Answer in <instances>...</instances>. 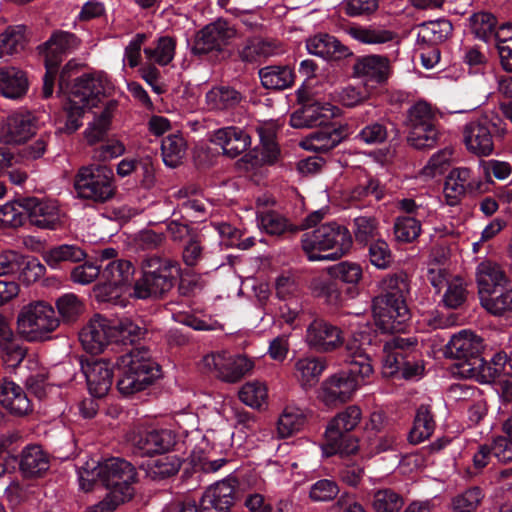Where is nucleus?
Masks as SVG:
<instances>
[{
	"mask_svg": "<svg viewBox=\"0 0 512 512\" xmlns=\"http://www.w3.org/2000/svg\"><path fill=\"white\" fill-rule=\"evenodd\" d=\"M78 474L80 487L84 491L91 490L96 481H100L109 490L106 497L91 506L88 512H112L134 495L132 483L136 481V470L124 459L110 458L101 463L92 460Z\"/></svg>",
	"mask_w": 512,
	"mask_h": 512,
	"instance_id": "1",
	"label": "nucleus"
},
{
	"mask_svg": "<svg viewBox=\"0 0 512 512\" xmlns=\"http://www.w3.org/2000/svg\"><path fill=\"white\" fill-rule=\"evenodd\" d=\"M348 369L329 377L322 385V399L327 405L349 401L360 385L373 374L369 355L353 339L346 343Z\"/></svg>",
	"mask_w": 512,
	"mask_h": 512,
	"instance_id": "2",
	"label": "nucleus"
},
{
	"mask_svg": "<svg viewBox=\"0 0 512 512\" xmlns=\"http://www.w3.org/2000/svg\"><path fill=\"white\" fill-rule=\"evenodd\" d=\"M113 90V83L102 71L78 77L65 105L67 119L62 131L68 134L77 131L82 126L85 110L96 107L101 98L110 95Z\"/></svg>",
	"mask_w": 512,
	"mask_h": 512,
	"instance_id": "3",
	"label": "nucleus"
},
{
	"mask_svg": "<svg viewBox=\"0 0 512 512\" xmlns=\"http://www.w3.org/2000/svg\"><path fill=\"white\" fill-rule=\"evenodd\" d=\"M302 249L310 261H333L352 247L350 231L336 222L323 224L302 236Z\"/></svg>",
	"mask_w": 512,
	"mask_h": 512,
	"instance_id": "4",
	"label": "nucleus"
},
{
	"mask_svg": "<svg viewBox=\"0 0 512 512\" xmlns=\"http://www.w3.org/2000/svg\"><path fill=\"white\" fill-rule=\"evenodd\" d=\"M120 371L117 388L130 396L151 386L159 377V366L152 360L148 349L141 347L122 355L118 361Z\"/></svg>",
	"mask_w": 512,
	"mask_h": 512,
	"instance_id": "5",
	"label": "nucleus"
},
{
	"mask_svg": "<svg viewBox=\"0 0 512 512\" xmlns=\"http://www.w3.org/2000/svg\"><path fill=\"white\" fill-rule=\"evenodd\" d=\"M59 325L60 319L53 306L45 301H32L24 305L16 318L17 334L29 343L51 339Z\"/></svg>",
	"mask_w": 512,
	"mask_h": 512,
	"instance_id": "6",
	"label": "nucleus"
},
{
	"mask_svg": "<svg viewBox=\"0 0 512 512\" xmlns=\"http://www.w3.org/2000/svg\"><path fill=\"white\" fill-rule=\"evenodd\" d=\"M175 262L158 255H148L142 260V276L133 286L136 299H156L173 287Z\"/></svg>",
	"mask_w": 512,
	"mask_h": 512,
	"instance_id": "7",
	"label": "nucleus"
},
{
	"mask_svg": "<svg viewBox=\"0 0 512 512\" xmlns=\"http://www.w3.org/2000/svg\"><path fill=\"white\" fill-rule=\"evenodd\" d=\"M419 356L416 338L394 336L383 346L382 373L393 376L400 372L406 379L419 376L423 372Z\"/></svg>",
	"mask_w": 512,
	"mask_h": 512,
	"instance_id": "8",
	"label": "nucleus"
},
{
	"mask_svg": "<svg viewBox=\"0 0 512 512\" xmlns=\"http://www.w3.org/2000/svg\"><path fill=\"white\" fill-rule=\"evenodd\" d=\"M77 198L103 204L116 193L113 170L105 165L89 164L81 166L73 179Z\"/></svg>",
	"mask_w": 512,
	"mask_h": 512,
	"instance_id": "9",
	"label": "nucleus"
},
{
	"mask_svg": "<svg viewBox=\"0 0 512 512\" xmlns=\"http://www.w3.org/2000/svg\"><path fill=\"white\" fill-rule=\"evenodd\" d=\"M504 131L503 121L494 111L473 117L463 127L466 148L478 156H488L494 149V137Z\"/></svg>",
	"mask_w": 512,
	"mask_h": 512,
	"instance_id": "10",
	"label": "nucleus"
},
{
	"mask_svg": "<svg viewBox=\"0 0 512 512\" xmlns=\"http://www.w3.org/2000/svg\"><path fill=\"white\" fill-rule=\"evenodd\" d=\"M80 40L68 31L58 30L52 33L49 39L38 47L39 53L44 56L46 73L43 78V96L50 97L53 94L54 81L58 67L63 59L77 50Z\"/></svg>",
	"mask_w": 512,
	"mask_h": 512,
	"instance_id": "11",
	"label": "nucleus"
},
{
	"mask_svg": "<svg viewBox=\"0 0 512 512\" xmlns=\"http://www.w3.org/2000/svg\"><path fill=\"white\" fill-rule=\"evenodd\" d=\"M408 126L411 131L408 142L417 149L433 147L439 137L436 127L437 112L426 101H418L408 110Z\"/></svg>",
	"mask_w": 512,
	"mask_h": 512,
	"instance_id": "12",
	"label": "nucleus"
},
{
	"mask_svg": "<svg viewBox=\"0 0 512 512\" xmlns=\"http://www.w3.org/2000/svg\"><path fill=\"white\" fill-rule=\"evenodd\" d=\"M362 412L358 406L351 405L338 413L328 424L325 435L327 441L335 452L354 453L357 449V443L351 441L344 446L345 434L354 430L360 423Z\"/></svg>",
	"mask_w": 512,
	"mask_h": 512,
	"instance_id": "13",
	"label": "nucleus"
},
{
	"mask_svg": "<svg viewBox=\"0 0 512 512\" xmlns=\"http://www.w3.org/2000/svg\"><path fill=\"white\" fill-rule=\"evenodd\" d=\"M372 311L376 325L387 333L401 331L410 317L406 300L403 299L377 296L373 299Z\"/></svg>",
	"mask_w": 512,
	"mask_h": 512,
	"instance_id": "14",
	"label": "nucleus"
},
{
	"mask_svg": "<svg viewBox=\"0 0 512 512\" xmlns=\"http://www.w3.org/2000/svg\"><path fill=\"white\" fill-rule=\"evenodd\" d=\"M135 268L129 260H114L107 263L101 272L105 283L98 287L97 296L102 301L115 302L122 292L123 287L130 283Z\"/></svg>",
	"mask_w": 512,
	"mask_h": 512,
	"instance_id": "15",
	"label": "nucleus"
},
{
	"mask_svg": "<svg viewBox=\"0 0 512 512\" xmlns=\"http://www.w3.org/2000/svg\"><path fill=\"white\" fill-rule=\"evenodd\" d=\"M235 37L236 30L233 26L225 20H217L196 33L191 50L195 55L219 52Z\"/></svg>",
	"mask_w": 512,
	"mask_h": 512,
	"instance_id": "16",
	"label": "nucleus"
},
{
	"mask_svg": "<svg viewBox=\"0 0 512 512\" xmlns=\"http://www.w3.org/2000/svg\"><path fill=\"white\" fill-rule=\"evenodd\" d=\"M128 441L135 455L144 457L165 453L175 444V435L167 429L133 430Z\"/></svg>",
	"mask_w": 512,
	"mask_h": 512,
	"instance_id": "17",
	"label": "nucleus"
},
{
	"mask_svg": "<svg viewBox=\"0 0 512 512\" xmlns=\"http://www.w3.org/2000/svg\"><path fill=\"white\" fill-rule=\"evenodd\" d=\"M307 345L320 353L332 352L344 343L343 332L324 319L313 320L306 330Z\"/></svg>",
	"mask_w": 512,
	"mask_h": 512,
	"instance_id": "18",
	"label": "nucleus"
},
{
	"mask_svg": "<svg viewBox=\"0 0 512 512\" xmlns=\"http://www.w3.org/2000/svg\"><path fill=\"white\" fill-rule=\"evenodd\" d=\"M237 481L229 477L210 485L203 493L200 512H229L235 503Z\"/></svg>",
	"mask_w": 512,
	"mask_h": 512,
	"instance_id": "19",
	"label": "nucleus"
},
{
	"mask_svg": "<svg viewBox=\"0 0 512 512\" xmlns=\"http://www.w3.org/2000/svg\"><path fill=\"white\" fill-rule=\"evenodd\" d=\"M113 329L111 320L96 315L82 328L79 340L87 352L98 354L109 343L115 342Z\"/></svg>",
	"mask_w": 512,
	"mask_h": 512,
	"instance_id": "20",
	"label": "nucleus"
},
{
	"mask_svg": "<svg viewBox=\"0 0 512 512\" xmlns=\"http://www.w3.org/2000/svg\"><path fill=\"white\" fill-rule=\"evenodd\" d=\"M484 345L480 336L472 331L462 330L453 335L446 345L448 357L463 360L468 368L481 357Z\"/></svg>",
	"mask_w": 512,
	"mask_h": 512,
	"instance_id": "21",
	"label": "nucleus"
},
{
	"mask_svg": "<svg viewBox=\"0 0 512 512\" xmlns=\"http://www.w3.org/2000/svg\"><path fill=\"white\" fill-rule=\"evenodd\" d=\"M28 347L19 343L8 319L0 314V357L4 366L15 370L27 355Z\"/></svg>",
	"mask_w": 512,
	"mask_h": 512,
	"instance_id": "22",
	"label": "nucleus"
},
{
	"mask_svg": "<svg viewBox=\"0 0 512 512\" xmlns=\"http://www.w3.org/2000/svg\"><path fill=\"white\" fill-rule=\"evenodd\" d=\"M23 209L30 223L38 228L55 230L60 225V210L53 201L28 198Z\"/></svg>",
	"mask_w": 512,
	"mask_h": 512,
	"instance_id": "23",
	"label": "nucleus"
},
{
	"mask_svg": "<svg viewBox=\"0 0 512 512\" xmlns=\"http://www.w3.org/2000/svg\"><path fill=\"white\" fill-rule=\"evenodd\" d=\"M338 113V108L330 103L315 101L304 105L290 117L294 128H311L327 123Z\"/></svg>",
	"mask_w": 512,
	"mask_h": 512,
	"instance_id": "24",
	"label": "nucleus"
},
{
	"mask_svg": "<svg viewBox=\"0 0 512 512\" xmlns=\"http://www.w3.org/2000/svg\"><path fill=\"white\" fill-rule=\"evenodd\" d=\"M35 132V119L30 113L17 112L8 116L0 128V141L20 144Z\"/></svg>",
	"mask_w": 512,
	"mask_h": 512,
	"instance_id": "25",
	"label": "nucleus"
},
{
	"mask_svg": "<svg viewBox=\"0 0 512 512\" xmlns=\"http://www.w3.org/2000/svg\"><path fill=\"white\" fill-rule=\"evenodd\" d=\"M210 141L222 148L223 153L235 158L245 152L251 145L248 132L237 126H228L215 130Z\"/></svg>",
	"mask_w": 512,
	"mask_h": 512,
	"instance_id": "26",
	"label": "nucleus"
},
{
	"mask_svg": "<svg viewBox=\"0 0 512 512\" xmlns=\"http://www.w3.org/2000/svg\"><path fill=\"white\" fill-rule=\"evenodd\" d=\"M82 368L90 394L98 398L105 396L112 386L113 365L108 360L101 359Z\"/></svg>",
	"mask_w": 512,
	"mask_h": 512,
	"instance_id": "27",
	"label": "nucleus"
},
{
	"mask_svg": "<svg viewBox=\"0 0 512 512\" xmlns=\"http://www.w3.org/2000/svg\"><path fill=\"white\" fill-rule=\"evenodd\" d=\"M476 278L480 297L497 293L499 290L505 289L508 284V278L503 268L490 260L479 263Z\"/></svg>",
	"mask_w": 512,
	"mask_h": 512,
	"instance_id": "28",
	"label": "nucleus"
},
{
	"mask_svg": "<svg viewBox=\"0 0 512 512\" xmlns=\"http://www.w3.org/2000/svg\"><path fill=\"white\" fill-rule=\"evenodd\" d=\"M307 51L325 60H341L351 55L350 50L329 34H318L306 41Z\"/></svg>",
	"mask_w": 512,
	"mask_h": 512,
	"instance_id": "29",
	"label": "nucleus"
},
{
	"mask_svg": "<svg viewBox=\"0 0 512 512\" xmlns=\"http://www.w3.org/2000/svg\"><path fill=\"white\" fill-rule=\"evenodd\" d=\"M507 354L504 352L496 353L490 362L479 358L475 364L467 368L469 377H475L482 383H495L504 372L507 371Z\"/></svg>",
	"mask_w": 512,
	"mask_h": 512,
	"instance_id": "30",
	"label": "nucleus"
},
{
	"mask_svg": "<svg viewBox=\"0 0 512 512\" xmlns=\"http://www.w3.org/2000/svg\"><path fill=\"white\" fill-rule=\"evenodd\" d=\"M354 74L366 81L381 83L387 80L389 75V61L386 57L369 55L356 60Z\"/></svg>",
	"mask_w": 512,
	"mask_h": 512,
	"instance_id": "31",
	"label": "nucleus"
},
{
	"mask_svg": "<svg viewBox=\"0 0 512 512\" xmlns=\"http://www.w3.org/2000/svg\"><path fill=\"white\" fill-rule=\"evenodd\" d=\"M0 403L16 416H24L32 411V405L23 389L12 381H4L1 386Z\"/></svg>",
	"mask_w": 512,
	"mask_h": 512,
	"instance_id": "32",
	"label": "nucleus"
},
{
	"mask_svg": "<svg viewBox=\"0 0 512 512\" xmlns=\"http://www.w3.org/2000/svg\"><path fill=\"white\" fill-rule=\"evenodd\" d=\"M326 368L325 359L316 356H304L295 361L294 376L302 387H312L318 383Z\"/></svg>",
	"mask_w": 512,
	"mask_h": 512,
	"instance_id": "33",
	"label": "nucleus"
},
{
	"mask_svg": "<svg viewBox=\"0 0 512 512\" xmlns=\"http://www.w3.org/2000/svg\"><path fill=\"white\" fill-rule=\"evenodd\" d=\"M283 49L278 41L250 38L238 49L239 57L244 62H256L261 58H268L281 54Z\"/></svg>",
	"mask_w": 512,
	"mask_h": 512,
	"instance_id": "34",
	"label": "nucleus"
},
{
	"mask_svg": "<svg viewBox=\"0 0 512 512\" xmlns=\"http://www.w3.org/2000/svg\"><path fill=\"white\" fill-rule=\"evenodd\" d=\"M384 195L385 189L379 180L373 177H365L351 189L348 200L357 207H366L372 205L373 202L382 200Z\"/></svg>",
	"mask_w": 512,
	"mask_h": 512,
	"instance_id": "35",
	"label": "nucleus"
},
{
	"mask_svg": "<svg viewBox=\"0 0 512 512\" xmlns=\"http://www.w3.org/2000/svg\"><path fill=\"white\" fill-rule=\"evenodd\" d=\"M28 79L22 70L16 67L0 68V93L10 99L24 96L28 90Z\"/></svg>",
	"mask_w": 512,
	"mask_h": 512,
	"instance_id": "36",
	"label": "nucleus"
},
{
	"mask_svg": "<svg viewBox=\"0 0 512 512\" xmlns=\"http://www.w3.org/2000/svg\"><path fill=\"white\" fill-rule=\"evenodd\" d=\"M472 173L465 167L453 169L446 178L444 195L447 203L454 206L467 189H472Z\"/></svg>",
	"mask_w": 512,
	"mask_h": 512,
	"instance_id": "37",
	"label": "nucleus"
},
{
	"mask_svg": "<svg viewBox=\"0 0 512 512\" xmlns=\"http://www.w3.org/2000/svg\"><path fill=\"white\" fill-rule=\"evenodd\" d=\"M243 100L242 94L229 86H216L205 96L206 108L210 111H226L235 108Z\"/></svg>",
	"mask_w": 512,
	"mask_h": 512,
	"instance_id": "38",
	"label": "nucleus"
},
{
	"mask_svg": "<svg viewBox=\"0 0 512 512\" xmlns=\"http://www.w3.org/2000/svg\"><path fill=\"white\" fill-rule=\"evenodd\" d=\"M342 140L341 132L332 127H323L311 132L301 140L300 145L305 150L327 152L336 147Z\"/></svg>",
	"mask_w": 512,
	"mask_h": 512,
	"instance_id": "39",
	"label": "nucleus"
},
{
	"mask_svg": "<svg viewBox=\"0 0 512 512\" xmlns=\"http://www.w3.org/2000/svg\"><path fill=\"white\" fill-rule=\"evenodd\" d=\"M263 87L272 90H283L294 82V72L289 66L271 65L259 70Z\"/></svg>",
	"mask_w": 512,
	"mask_h": 512,
	"instance_id": "40",
	"label": "nucleus"
},
{
	"mask_svg": "<svg viewBox=\"0 0 512 512\" xmlns=\"http://www.w3.org/2000/svg\"><path fill=\"white\" fill-rule=\"evenodd\" d=\"M348 35L354 40L367 45H380L395 40L396 34L377 26L354 25L347 29Z\"/></svg>",
	"mask_w": 512,
	"mask_h": 512,
	"instance_id": "41",
	"label": "nucleus"
},
{
	"mask_svg": "<svg viewBox=\"0 0 512 512\" xmlns=\"http://www.w3.org/2000/svg\"><path fill=\"white\" fill-rule=\"evenodd\" d=\"M116 107V101H107L101 113L96 116L91 123H89L84 132L85 138L89 144H95L105 137L110 128L111 119Z\"/></svg>",
	"mask_w": 512,
	"mask_h": 512,
	"instance_id": "42",
	"label": "nucleus"
},
{
	"mask_svg": "<svg viewBox=\"0 0 512 512\" xmlns=\"http://www.w3.org/2000/svg\"><path fill=\"white\" fill-rule=\"evenodd\" d=\"M435 429V421L429 405H420L417 409L413 427L409 432L408 440L412 444H419L428 439Z\"/></svg>",
	"mask_w": 512,
	"mask_h": 512,
	"instance_id": "43",
	"label": "nucleus"
},
{
	"mask_svg": "<svg viewBox=\"0 0 512 512\" xmlns=\"http://www.w3.org/2000/svg\"><path fill=\"white\" fill-rule=\"evenodd\" d=\"M42 256L47 265L55 269L63 262H80L84 260L86 253L77 245L62 244L44 251Z\"/></svg>",
	"mask_w": 512,
	"mask_h": 512,
	"instance_id": "44",
	"label": "nucleus"
},
{
	"mask_svg": "<svg viewBox=\"0 0 512 512\" xmlns=\"http://www.w3.org/2000/svg\"><path fill=\"white\" fill-rule=\"evenodd\" d=\"M49 467L47 455L38 445L27 446L23 449L20 469L26 476H37Z\"/></svg>",
	"mask_w": 512,
	"mask_h": 512,
	"instance_id": "45",
	"label": "nucleus"
},
{
	"mask_svg": "<svg viewBox=\"0 0 512 512\" xmlns=\"http://www.w3.org/2000/svg\"><path fill=\"white\" fill-rule=\"evenodd\" d=\"M262 148L260 151L253 150L245 154L242 160L249 164L251 168H256L265 164H274L279 157L280 151L278 145L272 137L264 138L260 133Z\"/></svg>",
	"mask_w": 512,
	"mask_h": 512,
	"instance_id": "46",
	"label": "nucleus"
},
{
	"mask_svg": "<svg viewBox=\"0 0 512 512\" xmlns=\"http://www.w3.org/2000/svg\"><path fill=\"white\" fill-rule=\"evenodd\" d=\"M26 27L24 25L9 26L0 34V58L17 54L26 45Z\"/></svg>",
	"mask_w": 512,
	"mask_h": 512,
	"instance_id": "47",
	"label": "nucleus"
},
{
	"mask_svg": "<svg viewBox=\"0 0 512 512\" xmlns=\"http://www.w3.org/2000/svg\"><path fill=\"white\" fill-rule=\"evenodd\" d=\"M305 415L301 408L287 405L279 416L277 433L281 438H287L298 432L304 425Z\"/></svg>",
	"mask_w": 512,
	"mask_h": 512,
	"instance_id": "48",
	"label": "nucleus"
},
{
	"mask_svg": "<svg viewBox=\"0 0 512 512\" xmlns=\"http://www.w3.org/2000/svg\"><path fill=\"white\" fill-rule=\"evenodd\" d=\"M257 223L261 230L273 236H280L287 231H294L293 226L288 220L273 210H258Z\"/></svg>",
	"mask_w": 512,
	"mask_h": 512,
	"instance_id": "49",
	"label": "nucleus"
},
{
	"mask_svg": "<svg viewBox=\"0 0 512 512\" xmlns=\"http://www.w3.org/2000/svg\"><path fill=\"white\" fill-rule=\"evenodd\" d=\"M181 467L180 459L175 455H166L149 461L146 465V474L153 480H163L178 473Z\"/></svg>",
	"mask_w": 512,
	"mask_h": 512,
	"instance_id": "50",
	"label": "nucleus"
},
{
	"mask_svg": "<svg viewBox=\"0 0 512 512\" xmlns=\"http://www.w3.org/2000/svg\"><path fill=\"white\" fill-rule=\"evenodd\" d=\"M161 151L166 166L175 168L186 154V142L181 135L171 134L162 140Z\"/></svg>",
	"mask_w": 512,
	"mask_h": 512,
	"instance_id": "51",
	"label": "nucleus"
},
{
	"mask_svg": "<svg viewBox=\"0 0 512 512\" xmlns=\"http://www.w3.org/2000/svg\"><path fill=\"white\" fill-rule=\"evenodd\" d=\"M60 322L71 324L76 322L84 312V304L73 293L60 296L55 302Z\"/></svg>",
	"mask_w": 512,
	"mask_h": 512,
	"instance_id": "52",
	"label": "nucleus"
},
{
	"mask_svg": "<svg viewBox=\"0 0 512 512\" xmlns=\"http://www.w3.org/2000/svg\"><path fill=\"white\" fill-rule=\"evenodd\" d=\"M176 42L169 36L160 37L155 46L144 49L148 61L161 66L169 64L175 55Z\"/></svg>",
	"mask_w": 512,
	"mask_h": 512,
	"instance_id": "53",
	"label": "nucleus"
},
{
	"mask_svg": "<svg viewBox=\"0 0 512 512\" xmlns=\"http://www.w3.org/2000/svg\"><path fill=\"white\" fill-rule=\"evenodd\" d=\"M497 20L489 12H477L469 17V28L480 40L490 41L494 35Z\"/></svg>",
	"mask_w": 512,
	"mask_h": 512,
	"instance_id": "54",
	"label": "nucleus"
},
{
	"mask_svg": "<svg viewBox=\"0 0 512 512\" xmlns=\"http://www.w3.org/2000/svg\"><path fill=\"white\" fill-rule=\"evenodd\" d=\"M403 505V497L390 488L377 490L373 494L372 507L375 512H399Z\"/></svg>",
	"mask_w": 512,
	"mask_h": 512,
	"instance_id": "55",
	"label": "nucleus"
},
{
	"mask_svg": "<svg viewBox=\"0 0 512 512\" xmlns=\"http://www.w3.org/2000/svg\"><path fill=\"white\" fill-rule=\"evenodd\" d=\"M239 398L247 406L260 408L267 402V386L265 383L260 381L247 382L240 389Z\"/></svg>",
	"mask_w": 512,
	"mask_h": 512,
	"instance_id": "56",
	"label": "nucleus"
},
{
	"mask_svg": "<svg viewBox=\"0 0 512 512\" xmlns=\"http://www.w3.org/2000/svg\"><path fill=\"white\" fill-rule=\"evenodd\" d=\"M484 494L479 487H471L452 498V512H475L482 502Z\"/></svg>",
	"mask_w": 512,
	"mask_h": 512,
	"instance_id": "57",
	"label": "nucleus"
},
{
	"mask_svg": "<svg viewBox=\"0 0 512 512\" xmlns=\"http://www.w3.org/2000/svg\"><path fill=\"white\" fill-rule=\"evenodd\" d=\"M421 223L418 218L398 216L394 223L395 239L402 243L413 242L421 233Z\"/></svg>",
	"mask_w": 512,
	"mask_h": 512,
	"instance_id": "58",
	"label": "nucleus"
},
{
	"mask_svg": "<svg viewBox=\"0 0 512 512\" xmlns=\"http://www.w3.org/2000/svg\"><path fill=\"white\" fill-rule=\"evenodd\" d=\"M112 327L114 328V341L115 342H130L140 339L145 334V329L138 323L131 319L124 318L117 321H112Z\"/></svg>",
	"mask_w": 512,
	"mask_h": 512,
	"instance_id": "59",
	"label": "nucleus"
},
{
	"mask_svg": "<svg viewBox=\"0 0 512 512\" xmlns=\"http://www.w3.org/2000/svg\"><path fill=\"white\" fill-rule=\"evenodd\" d=\"M382 293L380 297L389 299L406 300V294L409 291L407 279L402 274H394L385 277L380 284Z\"/></svg>",
	"mask_w": 512,
	"mask_h": 512,
	"instance_id": "60",
	"label": "nucleus"
},
{
	"mask_svg": "<svg viewBox=\"0 0 512 512\" xmlns=\"http://www.w3.org/2000/svg\"><path fill=\"white\" fill-rule=\"evenodd\" d=\"M226 370L224 371L223 381L234 383L239 381L243 376L249 373L253 367L254 363L252 360L248 359L246 356H236L231 357L228 355Z\"/></svg>",
	"mask_w": 512,
	"mask_h": 512,
	"instance_id": "61",
	"label": "nucleus"
},
{
	"mask_svg": "<svg viewBox=\"0 0 512 512\" xmlns=\"http://www.w3.org/2000/svg\"><path fill=\"white\" fill-rule=\"evenodd\" d=\"M500 295L481 296V305L493 315H502L506 311L512 310V289L499 290Z\"/></svg>",
	"mask_w": 512,
	"mask_h": 512,
	"instance_id": "62",
	"label": "nucleus"
},
{
	"mask_svg": "<svg viewBox=\"0 0 512 512\" xmlns=\"http://www.w3.org/2000/svg\"><path fill=\"white\" fill-rule=\"evenodd\" d=\"M396 206L400 211L406 214L405 216L418 218V221H423L430 214L428 204L423 196L398 199Z\"/></svg>",
	"mask_w": 512,
	"mask_h": 512,
	"instance_id": "63",
	"label": "nucleus"
},
{
	"mask_svg": "<svg viewBox=\"0 0 512 512\" xmlns=\"http://www.w3.org/2000/svg\"><path fill=\"white\" fill-rule=\"evenodd\" d=\"M311 289L317 297L322 298L329 305L336 306L341 302L338 285L331 280L314 279L311 282Z\"/></svg>",
	"mask_w": 512,
	"mask_h": 512,
	"instance_id": "64",
	"label": "nucleus"
}]
</instances>
